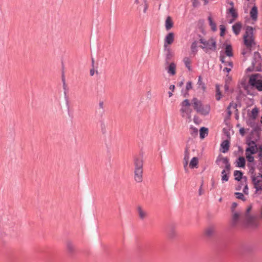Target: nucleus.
Returning a JSON list of instances; mask_svg holds the SVG:
<instances>
[{
  "label": "nucleus",
  "mask_w": 262,
  "mask_h": 262,
  "mask_svg": "<svg viewBox=\"0 0 262 262\" xmlns=\"http://www.w3.org/2000/svg\"><path fill=\"white\" fill-rule=\"evenodd\" d=\"M257 66L255 67V71L256 72H262V64L261 61L257 62Z\"/></svg>",
  "instance_id": "nucleus-57"
},
{
  "label": "nucleus",
  "mask_w": 262,
  "mask_h": 262,
  "mask_svg": "<svg viewBox=\"0 0 262 262\" xmlns=\"http://www.w3.org/2000/svg\"><path fill=\"white\" fill-rule=\"evenodd\" d=\"M223 248L225 250L230 251V249H228L226 245H225ZM231 252H232L233 254L238 256H243L246 253L250 254L251 252V248L245 245H241L236 249L231 250Z\"/></svg>",
  "instance_id": "nucleus-7"
},
{
  "label": "nucleus",
  "mask_w": 262,
  "mask_h": 262,
  "mask_svg": "<svg viewBox=\"0 0 262 262\" xmlns=\"http://www.w3.org/2000/svg\"><path fill=\"white\" fill-rule=\"evenodd\" d=\"M247 115L248 119L246 120H250V121H254L257 118L259 113V109L256 106H255L250 112V110L247 111Z\"/></svg>",
  "instance_id": "nucleus-13"
},
{
  "label": "nucleus",
  "mask_w": 262,
  "mask_h": 262,
  "mask_svg": "<svg viewBox=\"0 0 262 262\" xmlns=\"http://www.w3.org/2000/svg\"><path fill=\"white\" fill-rule=\"evenodd\" d=\"M197 43L198 41L196 40H194L191 45V52L194 54H196L198 51Z\"/></svg>",
  "instance_id": "nucleus-45"
},
{
  "label": "nucleus",
  "mask_w": 262,
  "mask_h": 262,
  "mask_svg": "<svg viewBox=\"0 0 262 262\" xmlns=\"http://www.w3.org/2000/svg\"><path fill=\"white\" fill-rule=\"evenodd\" d=\"M192 2V6L194 8H197L200 5V3L199 0H191Z\"/></svg>",
  "instance_id": "nucleus-60"
},
{
  "label": "nucleus",
  "mask_w": 262,
  "mask_h": 262,
  "mask_svg": "<svg viewBox=\"0 0 262 262\" xmlns=\"http://www.w3.org/2000/svg\"><path fill=\"white\" fill-rule=\"evenodd\" d=\"M200 138L201 140L204 139L206 136H208L209 129L207 127L202 126L200 128Z\"/></svg>",
  "instance_id": "nucleus-25"
},
{
  "label": "nucleus",
  "mask_w": 262,
  "mask_h": 262,
  "mask_svg": "<svg viewBox=\"0 0 262 262\" xmlns=\"http://www.w3.org/2000/svg\"><path fill=\"white\" fill-rule=\"evenodd\" d=\"M183 61L184 62V64L185 65V67L187 68L188 70L189 71H192V67L191 66V60H190L189 57H185L183 59Z\"/></svg>",
  "instance_id": "nucleus-39"
},
{
  "label": "nucleus",
  "mask_w": 262,
  "mask_h": 262,
  "mask_svg": "<svg viewBox=\"0 0 262 262\" xmlns=\"http://www.w3.org/2000/svg\"><path fill=\"white\" fill-rule=\"evenodd\" d=\"M255 61H252V63H251V66L249 67H248L246 70V73H249V72H253L254 71H255Z\"/></svg>",
  "instance_id": "nucleus-47"
},
{
  "label": "nucleus",
  "mask_w": 262,
  "mask_h": 262,
  "mask_svg": "<svg viewBox=\"0 0 262 262\" xmlns=\"http://www.w3.org/2000/svg\"><path fill=\"white\" fill-rule=\"evenodd\" d=\"M223 97V94L220 90V86L219 84L215 85V99L217 101H220Z\"/></svg>",
  "instance_id": "nucleus-32"
},
{
  "label": "nucleus",
  "mask_w": 262,
  "mask_h": 262,
  "mask_svg": "<svg viewBox=\"0 0 262 262\" xmlns=\"http://www.w3.org/2000/svg\"><path fill=\"white\" fill-rule=\"evenodd\" d=\"M214 233V230L212 226L207 228L205 231V235L208 237H211Z\"/></svg>",
  "instance_id": "nucleus-38"
},
{
  "label": "nucleus",
  "mask_w": 262,
  "mask_h": 262,
  "mask_svg": "<svg viewBox=\"0 0 262 262\" xmlns=\"http://www.w3.org/2000/svg\"><path fill=\"white\" fill-rule=\"evenodd\" d=\"M137 209L140 218L142 220H143L146 215V213L143 210L142 207L140 206L138 207Z\"/></svg>",
  "instance_id": "nucleus-43"
},
{
  "label": "nucleus",
  "mask_w": 262,
  "mask_h": 262,
  "mask_svg": "<svg viewBox=\"0 0 262 262\" xmlns=\"http://www.w3.org/2000/svg\"><path fill=\"white\" fill-rule=\"evenodd\" d=\"M204 22L205 20L203 19H200L198 21V27L200 31L204 34H205L204 29Z\"/></svg>",
  "instance_id": "nucleus-37"
},
{
  "label": "nucleus",
  "mask_w": 262,
  "mask_h": 262,
  "mask_svg": "<svg viewBox=\"0 0 262 262\" xmlns=\"http://www.w3.org/2000/svg\"><path fill=\"white\" fill-rule=\"evenodd\" d=\"M262 60V57L260 54L258 52L256 51L253 54V57L252 61H255V64L259 61Z\"/></svg>",
  "instance_id": "nucleus-36"
},
{
  "label": "nucleus",
  "mask_w": 262,
  "mask_h": 262,
  "mask_svg": "<svg viewBox=\"0 0 262 262\" xmlns=\"http://www.w3.org/2000/svg\"><path fill=\"white\" fill-rule=\"evenodd\" d=\"M232 80V78L231 76H230L229 74H227L225 80V84H227V85H229L231 82Z\"/></svg>",
  "instance_id": "nucleus-53"
},
{
  "label": "nucleus",
  "mask_w": 262,
  "mask_h": 262,
  "mask_svg": "<svg viewBox=\"0 0 262 262\" xmlns=\"http://www.w3.org/2000/svg\"><path fill=\"white\" fill-rule=\"evenodd\" d=\"M166 232L168 238L170 239H174L177 237V233L175 231V225L173 223H170L168 225L166 229Z\"/></svg>",
  "instance_id": "nucleus-12"
},
{
  "label": "nucleus",
  "mask_w": 262,
  "mask_h": 262,
  "mask_svg": "<svg viewBox=\"0 0 262 262\" xmlns=\"http://www.w3.org/2000/svg\"><path fill=\"white\" fill-rule=\"evenodd\" d=\"M252 204H251L246 209L245 216L247 222L253 221L254 219V216L250 213L252 209Z\"/></svg>",
  "instance_id": "nucleus-21"
},
{
  "label": "nucleus",
  "mask_w": 262,
  "mask_h": 262,
  "mask_svg": "<svg viewBox=\"0 0 262 262\" xmlns=\"http://www.w3.org/2000/svg\"><path fill=\"white\" fill-rule=\"evenodd\" d=\"M258 14L257 7L254 5L250 10V17L253 21H256L257 20Z\"/></svg>",
  "instance_id": "nucleus-19"
},
{
  "label": "nucleus",
  "mask_w": 262,
  "mask_h": 262,
  "mask_svg": "<svg viewBox=\"0 0 262 262\" xmlns=\"http://www.w3.org/2000/svg\"><path fill=\"white\" fill-rule=\"evenodd\" d=\"M245 155L254 157L260 148H262V144L258 143L256 141H251L246 143Z\"/></svg>",
  "instance_id": "nucleus-6"
},
{
  "label": "nucleus",
  "mask_w": 262,
  "mask_h": 262,
  "mask_svg": "<svg viewBox=\"0 0 262 262\" xmlns=\"http://www.w3.org/2000/svg\"><path fill=\"white\" fill-rule=\"evenodd\" d=\"M197 35L200 38L199 42L203 45L199 46V47L202 49L206 53H208L209 50L215 51L216 50L217 43L214 38L210 37L208 40H206L200 34H198Z\"/></svg>",
  "instance_id": "nucleus-2"
},
{
  "label": "nucleus",
  "mask_w": 262,
  "mask_h": 262,
  "mask_svg": "<svg viewBox=\"0 0 262 262\" xmlns=\"http://www.w3.org/2000/svg\"><path fill=\"white\" fill-rule=\"evenodd\" d=\"M222 48L225 49L224 54L229 57H232L234 56L232 46L231 43H228L227 41H225L223 44Z\"/></svg>",
  "instance_id": "nucleus-14"
},
{
  "label": "nucleus",
  "mask_w": 262,
  "mask_h": 262,
  "mask_svg": "<svg viewBox=\"0 0 262 262\" xmlns=\"http://www.w3.org/2000/svg\"><path fill=\"white\" fill-rule=\"evenodd\" d=\"M181 95L185 98H188L189 96V91H186V89L183 88L181 91Z\"/></svg>",
  "instance_id": "nucleus-52"
},
{
  "label": "nucleus",
  "mask_w": 262,
  "mask_h": 262,
  "mask_svg": "<svg viewBox=\"0 0 262 262\" xmlns=\"http://www.w3.org/2000/svg\"><path fill=\"white\" fill-rule=\"evenodd\" d=\"M193 88V83L191 81H188L186 83L185 89H186V91H190V90L192 89Z\"/></svg>",
  "instance_id": "nucleus-55"
},
{
  "label": "nucleus",
  "mask_w": 262,
  "mask_h": 262,
  "mask_svg": "<svg viewBox=\"0 0 262 262\" xmlns=\"http://www.w3.org/2000/svg\"><path fill=\"white\" fill-rule=\"evenodd\" d=\"M189 159V147L186 146L184 152V163L188 164V161Z\"/></svg>",
  "instance_id": "nucleus-40"
},
{
  "label": "nucleus",
  "mask_w": 262,
  "mask_h": 262,
  "mask_svg": "<svg viewBox=\"0 0 262 262\" xmlns=\"http://www.w3.org/2000/svg\"><path fill=\"white\" fill-rule=\"evenodd\" d=\"M261 181L255 175L251 176V182L253 185V187L255 189V194L258 193V192H259V193H260L261 191H262V184L260 185H259Z\"/></svg>",
  "instance_id": "nucleus-11"
},
{
  "label": "nucleus",
  "mask_w": 262,
  "mask_h": 262,
  "mask_svg": "<svg viewBox=\"0 0 262 262\" xmlns=\"http://www.w3.org/2000/svg\"><path fill=\"white\" fill-rule=\"evenodd\" d=\"M209 25L211 27V30L213 32H215L217 30L216 24L213 20V18L211 15L208 16L207 18Z\"/></svg>",
  "instance_id": "nucleus-28"
},
{
  "label": "nucleus",
  "mask_w": 262,
  "mask_h": 262,
  "mask_svg": "<svg viewBox=\"0 0 262 262\" xmlns=\"http://www.w3.org/2000/svg\"><path fill=\"white\" fill-rule=\"evenodd\" d=\"M198 164L199 158L196 157H194L190 160L189 167L191 169L198 168Z\"/></svg>",
  "instance_id": "nucleus-31"
},
{
  "label": "nucleus",
  "mask_w": 262,
  "mask_h": 262,
  "mask_svg": "<svg viewBox=\"0 0 262 262\" xmlns=\"http://www.w3.org/2000/svg\"><path fill=\"white\" fill-rule=\"evenodd\" d=\"M193 122L195 124H199L201 122V120H199V117L195 115L193 118Z\"/></svg>",
  "instance_id": "nucleus-63"
},
{
  "label": "nucleus",
  "mask_w": 262,
  "mask_h": 262,
  "mask_svg": "<svg viewBox=\"0 0 262 262\" xmlns=\"http://www.w3.org/2000/svg\"><path fill=\"white\" fill-rule=\"evenodd\" d=\"M135 180L137 182H141L142 181L143 165V162L142 159L137 157H134Z\"/></svg>",
  "instance_id": "nucleus-5"
},
{
  "label": "nucleus",
  "mask_w": 262,
  "mask_h": 262,
  "mask_svg": "<svg viewBox=\"0 0 262 262\" xmlns=\"http://www.w3.org/2000/svg\"><path fill=\"white\" fill-rule=\"evenodd\" d=\"M67 249L69 255L73 256L75 252V248L70 241H68L67 243Z\"/></svg>",
  "instance_id": "nucleus-29"
},
{
  "label": "nucleus",
  "mask_w": 262,
  "mask_h": 262,
  "mask_svg": "<svg viewBox=\"0 0 262 262\" xmlns=\"http://www.w3.org/2000/svg\"><path fill=\"white\" fill-rule=\"evenodd\" d=\"M220 35L222 37H224L227 32L226 27L224 25H221L220 26Z\"/></svg>",
  "instance_id": "nucleus-41"
},
{
  "label": "nucleus",
  "mask_w": 262,
  "mask_h": 262,
  "mask_svg": "<svg viewBox=\"0 0 262 262\" xmlns=\"http://www.w3.org/2000/svg\"><path fill=\"white\" fill-rule=\"evenodd\" d=\"M221 162H222V163L225 164V168L223 170H225L226 172L230 173L231 167L229 162V159L227 157H224L221 154H220L216 158L215 163L220 167H222L223 166L220 164Z\"/></svg>",
  "instance_id": "nucleus-8"
},
{
  "label": "nucleus",
  "mask_w": 262,
  "mask_h": 262,
  "mask_svg": "<svg viewBox=\"0 0 262 262\" xmlns=\"http://www.w3.org/2000/svg\"><path fill=\"white\" fill-rule=\"evenodd\" d=\"M249 83L251 89H256L262 92V75L259 73L253 74L249 77Z\"/></svg>",
  "instance_id": "nucleus-4"
},
{
  "label": "nucleus",
  "mask_w": 262,
  "mask_h": 262,
  "mask_svg": "<svg viewBox=\"0 0 262 262\" xmlns=\"http://www.w3.org/2000/svg\"><path fill=\"white\" fill-rule=\"evenodd\" d=\"M190 129H191L190 134L193 138H196L198 135V129L197 128L192 125L190 126Z\"/></svg>",
  "instance_id": "nucleus-42"
},
{
  "label": "nucleus",
  "mask_w": 262,
  "mask_h": 262,
  "mask_svg": "<svg viewBox=\"0 0 262 262\" xmlns=\"http://www.w3.org/2000/svg\"><path fill=\"white\" fill-rule=\"evenodd\" d=\"M246 124L252 128V130L255 132H261V125L258 123L254 121H250V120H246Z\"/></svg>",
  "instance_id": "nucleus-18"
},
{
  "label": "nucleus",
  "mask_w": 262,
  "mask_h": 262,
  "mask_svg": "<svg viewBox=\"0 0 262 262\" xmlns=\"http://www.w3.org/2000/svg\"><path fill=\"white\" fill-rule=\"evenodd\" d=\"M174 40V34L172 32H169L165 36L164 41V50L166 49L168 46L171 45Z\"/></svg>",
  "instance_id": "nucleus-15"
},
{
  "label": "nucleus",
  "mask_w": 262,
  "mask_h": 262,
  "mask_svg": "<svg viewBox=\"0 0 262 262\" xmlns=\"http://www.w3.org/2000/svg\"><path fill=\"white\" fill-rule=\"evenodd\" d=\"M248 189H249V188H248V185L246 184L244 187V188H243V193L246 194V195H248Z\"/></svg>",
  "instance_id": "nucleus-64"
},
{
  "label": "nucleus",
  "mask_w": 262,
  "mask_h": 262,
  "mask_svg": "<svg viewBox=\"0 0 262 262\" xmlns=\"http://www.w3.org/2000/svg\"><path fill=\"white\" fill-rule=\"evenodd\" d=\"M167 51L166 54V57H165V64H168L169 62V60L171 59V58L173 56V54L171 52V50L169 48H166V49L165 50Z\"/></svg>",
  "instance_id": "nucleus-35"
},
{
  "label": "nucleus",
  "mask_w": 262,
  "mask_h": 262,
  "mask_svg": "<svg viewBox=\"0 0 262 262\" xmlns=\"http://www.w3.org/2000/svg\"><path fill=\"white\" fill-rule=\"evenodd\" d=\"M255 134V132L252 129L248 135L246 137L245 143L249 142L251 141H254L253 140V135Z\"/></svg>",
  "instance_id": "nucleus-44"
},
{
  "label": "nucleus",
  "mask_w": 262,
  "mask_h": 262,
  "mask_svg": "<svg viewBox=\"0 0 262 262\" xmlns=\"http://www.w3.org/2000/svg\"><path fill=\"white\" fill-rule=\"evenodd\" d=\"M245 32L243 36V44L246 47H250L252 46H255L256 43L255 40L254 32L255 28L246 26L245 27Z\"/></svg>",
  "instance_id": "nucleus-1"
},
{
  "label": "nucleus",
  "mask_w": 262,
  "mask_h": 262,
  "mask_svg": "<svg viewBox=\"0 0 262 262\" xmlns=\"http://www.w3.org/2000/svg\"><path fill=\"white\" fill-rule=\"evenodd\" d=\"M234 195L236 199L241 200L243 201H245L246 200L244 194L242 192H236L234 193Z\"/></svg>",
  "instance_id": "nucleus-46"
},
{
  "label": "nucleus",
  "mask_w": 262,
  "mask_h": 262,
  "mask_svg": "<svg viewBox=\"0 0 262 262\" xmlns=\"http://www.w3.org/2000/svg\"><path fill=\"white\" fill-rule=\"evenodd\" d=\"M224 89H225V91L226 92L230 91L231 93H233L234 92V89H232L231 90H230L229 85H227V84H225Z\"/></svg>",
  "instance_id": "nucleus-62"
},
{
  "label": "nucleus",
  "mask_w": 262,
  "mask_h": 262,
  "mask_svg": "<svg viewBox=\"0 0 262 262\" xmlns=\"http://www.w3.org/2000/svg\"><path fill=\"white\" fill-rule=\"evenodd\" d=\"M167 66L166 68V70L167 71V73L173 76L176 74V64L174 62H172L169 63L168 64H166Z\"/></svg>",
  "instance_id": "nucleus-20"
},
{
  "label": "nucleus",
  "mask_w": 262,
  "mask_h": 262,
  "mask_svg": "<svg viewBox=\"0 0 262 262\" xmlns=\"http://www.w3.org/2000/svg\"><path fill=\"white\" fill-rule=\"evenodd\" d=\"M246 96V95L243 93V92L239 90L238 93L236 97V101H239L241 100V96Z\"/></svg>",
  "instance_id": "nucleus-54"
},
{
  "label": "nucleus",
  "mask_w": 262,
  "mask_h": 262,
  "mask_svg": "<svg viewBox=\"0 0 262 262\" xmlns=\"http://www.w3.org/2000/svg\"><path fill=\"white\" fill-rule=\"evenodd\" d=\"M230 146V141L225 140L221 143L220 151L224 154L227 153L229 150Z\"/></svg>",
  "instance_id": "nucleus-17"
},
{
  "label": "nucleus",
  "mask_w": 262,
  "mask_h": 262,
  "mask_svg": "<svg viewBox=\"0 0 262 262\" xmlns=\"http://www.w3.org/2000/svg\"><path fill=\"white\" fill-rule=\"evenodd\" d=\"M246 158L248 162L247 166L248 167L249 169V172L250 173L252 174V176L255 175V170L256 161L254 160V157L249 156H246Z\"/></svg>",
  "instance_id": "nucleus-9"
},
{
  "label": "nucleus",
  "mask_w": 262,
  "mask_h": 262,
  "mask_svg": "<svg viewBox=\"0 0 262 262\" xmlns=\"http://www.w3.org/2000/svg\"><path fill=\"white\" fill-rule=\"evenodd\" d=\"M255 135L256 138L254 139V140H255L258 142L261 138V132H256L255 133Z\"/></svg>",
  "instance_id": "nucleus-61"
},
{
  "label": "nucleus",
  "mask_w": 262,
  "mask_h": 262,
  "mask_svg": "<svg viewBox=\"0 0 262 262\" xmlns=\"http://www.w3.org/2000/svg\"><path fill=\"white\" fill-rule=\"evenodd\" d=\"M225 55L224 54V51L223 50L220 52V60L222 62V63L226 64V62L225 60Z\"/></svg>",
  "instance_id": "nucleus-50"
},
{
  "label": "nucleus",
  "mask_w": 262,
  "mask_h": 262,
  "mask_svg": "<svg viewBox=\"0 0 262 262\" xmlns=\"http://www.w3.org/2000/svg\"><path fill=\"white\" fill-rule=\"evenodd\" d=\"M234 104V102L232 101L228 106L227 107L226 112H227V115H232V112L231 110V108L233 107V105Z\"/></svg>",
  "instance_id": "nucleus-49"
},
{
  "label": "nucleus",
  "mask_w": 262,
  "mask_h": 262,
  "mask_svg": "<svg viewBox=\"0 0 262 262\" xmlns=\"http://www.w3.org/2000/svg\"><path fill=\"white\" fill-rule=\"evenodd\" d=\"M243 174L244 173L242 170H235L233 173L234 180L238 182H241L242 180Z\"/></svg>",
  "instance_id": "nucleus-33"
},
{
  "label": "nucleus",
  "mask_w": 262,
  "mask_h": 262,
  "mask_svg": "<svg viewBox=\"0 0 262 262\" xmlns=\"http://www.w3.org/2000/svg\"><path fill=\"white\" fill-rule=\"evenodd\" d=\"M223 133L227 137V139L226 140H229V141H230L231 136L228 129L226 128H224L223 129Z\"/></svg>",
  "instance_id": "nucleus-51"
},
{
  "label": "nucleus",
  "mask_w": 262,
  "mask_h": 262,
  "mask_svg": "<svg viewBox=\"0 0 262 262\" xmlns=\"http://www.w3.org/2000/svg\"><path fill=\"white\" fill-rule=\"evenodd\" d=\"M230 172H228L225 171V170H223L221 172V177H222V181L223 183L225 182H227L229 180L230 177Z\"/></svg>",
  "instance_id": "nucleus-34"
},
{
  "label": "nucleus",
  "mask_w": 262,
  "mask_h": 262,
  "mask_svg": "<svg viewBox=\"0 0 262 262\" xmlns=\"http://www.w3.org/2000/svg\"><path fill=\"white\" fill-rule=\"evenodd\" d=\"M242 24L240 21L236 22L232 25V31L235 35H238L239 34L242 28Z\"/></svg>",
  "instance_id": "nucleus-23"
},
{
  "label": "nucleus",
  "mask_w": 262,
  "mask_h": 262,
  "mask_svg": "<svg viewBox=\"0 0 262 262\" xmlns=\"http://www.w3.org/2000/svg\"><path fill=\"white\" fill-rule=\"evenodd\" d=\"M198 89H201L203 92H206V86L205 83L203 81V78L201 75L198 76V81L197 82Z\"/></svg>",
  "instance_id": "nucleus-27"
},
{
  "label": "nucleus",
  "mask_w": 262,
  "mask_h": 262,
  "mask_svg": "<svg viewBox=\"0 0 262 262\" xmlns=\"http://www.w3.org/2000/svg\"><path fill=\"white\" fill-rule=\"evenodd\" d=\"M240 84L244 89H246V88H250L249 83L247 84L246 82V79L245 78L242 79L240 82Z\"/></svg>",
  "instance_id": "nucleus-48"
},
{
  "label": "nucleus",
  "mask_w": 262,
  "mask_h": 262,
  "mask_svg": "<svg viewBox=\"0 0 262 262\" xmlns=\"http://www.w3.org/2000/svg\"><path fill=\"white\" fill-rule=\"evenodd\" d=\"M62 81L63 83V89L64 90V98H65V100H66V105L67 106L68 111L69 112V110H70L69 101L68 96L67 95L68 89L67 88V86L66 84V79H65V77H64V74L63 72H62Z\"/></svg>",
  "instance_id": "nucleus-16"
},
{
  "label": "nucleus",
  "mask_w": 262,
  "mask_h": 262,
  "mask_svg": "<svg viewBox=\"0 0 262 262\" xmlns=\"http://www.w3.org/2000/svg\"><path fill=\"white\" fill-rule=\"evenodd\" d=\"M235 166L241 168H245L246 166V160L243 156H239L235 160Z\"/></svg>",
  "instance_id": "nucleus-22"
},
{
  "label": "nucleus",
  "mask_w": 262,
  "mask_h": 262,
  "mask_svg": "<svg viewBox=\"0 0 262 262\" xmlns=\"http://www.w3.org/2000/svg\"><path fill=\"white\" fill-rule=\"evenodd\" d=\"M227 14L230 15L233 18H237L238 17L237 10L234 8H229L227 10Z\"/></svg>",
  "instance_id": "nucleus-26"
},
{
  "label": "nucleus",
  "mask_w": 262,
  "mask_h": 262,
  "mask_svg": "<svg viewBox=\"0 0 262 262\" xmlns=\"http://www.w3.org/2000/svg\"><path fill=\"white\" fill-rule=\"evenodd\" d=\"M244 152V150H243V148L242 146H238V150L237 151H235L234 152V155L236 156L238 154H243Z\"/></svg>",
  "instance_id": "nucleus-58"
},
{
  "label": "nucleus",
  "mask_w": 262,
  "mask_h": 262,
  "mask_svg": "<svg viewBox=\"0 0 262 262\" xmlns=\"http://www.w3.org/2000/svg\"><path fill=\"white\" fill-rule=\"evenodd\" d=\"M181 108L180 112L182 113H189L191 114L192 112V110L189 107L191 106V103L190 100L188 99H184L180 104Z\"/></svg>",
  "instance_id": "nucleus-10"
},
{
  "label": "nucleus",
  "mask_w": 262,
  "mask_h": 262,
  "mask_svg": "<svg viewBox=\"0 0 262 262\" xmlns=\"http://www.w3.org/2000/svg\"><path fill=\"white\" fill-rule=\"evenodd\" d=\"M191 103L193 109L198 113L203 116L208 115L210 112V106L209 104L204 105L201 100L197 98L193 97L191 100Z\"/></svg>",
  "instance_id": "nucleus-3"
},
{
  "label": "nucleus",
  "mask_w": 262,
  "mask_h": 262,
  "mask_svg": "<svg viewBox=\"0 0 262 262\" xmlns=\"http://www.w3.org/2000/svg\"><path fill=\"white\" fill-rule=\"evenodd\" d=\"M249 130V128H245L244 127H241L239 129V134L242 136H245L246 132Z\"/></svg>",
  "instance_id": "nucleus-56"
},
{
  "label": "nucleus",
  "mask_w": 262,
  "mask_h": 262,
  "mask_svg": "<svg viewBox=\"0 0 262 262\" xmlns=\"http://www.w3.org/2000/svg\"><path fill=\"white\" fill-rule=\"evenodd\" d=\"M173 27V22L172 17L168 16L165 21V27L167 31H169Z\"/></svg>",
  "instance_id": "nucleus-24"
},
{
  "label": "nucleus",
  "mask_w": 262,
  "mask_h": 262,
  "mask_svg": "<svg viewBox=\"0 0 262 262\" xmlns=\"http://www.w3.org/2000/svg\"><path fill=\"white\" fill-rule=\"evenodd\" d=\"M101 122V132L103 134H105L106 133V126L105 124L103 121H100Z\"/></svg>",
  "instance_id": "nucleus-59"
},
{
  "label": "nucleus",
  "mask_w": 262,
  "mask_h": 262,
  "mask_svg": "<svg viewBox=\"0 0 262 262\" xmlns=\"http://www.w3.org/2000/svg\"><path fill=\"white\" fill-rule=\"evenodd\" d=\"M232 225L234 226H235L237 222L239 219V217L241 215V214L239 212L234 211L233 212H232Z\"/></svg>",
  "instance_id": "nucleus-30"
}]
</instances>
